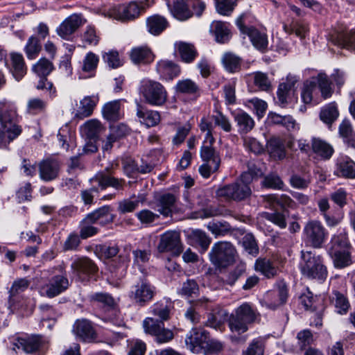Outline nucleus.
<instances>
[{
	"mask_svg": "<svg viewBox=\"0 0 355 355\" xmlns=\"http://www.w3.org/2000/svg\"><path fill=\"white\" fill-rule=\"evenodd\" d=\"M17 112L15 105L7 100L0 101V148H6L21 132L17 125Z\"/></svg>",
	"mask_w": 355,
	"mask_h": 355,
	"instance_id": "nucleus-1",
	"label": "nucleus"
},
{
	"mask_svg": "<svg viewBox=\"0 0 355 355\" xmlns=\"http://www.w3.org/2000/svg\"><path fill=\"white\" fill-rule=\"evenodd\" d=\"M300 268L302 274L309 279L324 280L327 277L322 257L311 251H301Z\"/></svg>",
	"mask_w": 355,
	"mask_h": 355,
	"instance_id": "nucleus-2",
	"label": "nucleus"
},
{
	"mask_svg": "<svg viewBox=\"0 0 355 355\" xmlns=\"http://www.w3.org/2000/svg\"><path fill=\"white\" fill-rule=\"evenodd\" d=\"M259 317L257 311L249 303H243L235 309L229 319V327L232 332L243 334L248 325L255 322Z\"/></svg>",
	"mask_w": 355,
	"mask_h": 355,
	"instance_id": "nucleus-3",
	"label": "nucleus"
},
{
	"mask_svg": "<svg viewBox=\"0 0 355 355\" xmlns=\"http://www.w3.org/2000/svg\"><path fill=\"white\" fill-rule=\"evenodd\" d=\"M236 257L237 252L235 247L228 241L215 243L209 252L211 263L219 270L225 269L233 265Z\"/></svg>",
	"mask_w": 355,
	"mask_h": 355,
	"instance_id": "nucleus-4",
	"label": "nucleus"
},
{
	"mask_svg": "<svg viewBox=\"0 0 355 355\" xmlns=\"http://www.w3.org/2000/svg\"><path fill=\"white\" fill-rule=\"evenodd\" d=\"M139 92L146 103L153 106H162L168 100L165 87L158 81L144 79L141 82Z\"/></svg>",
	"mask_w": 355,
	"mask_h": 355,
	"instance_id": "nucleus-5",
	"label": "nucleus"
},
{
	"mask_svg": "<svg viewBox=\"0 0 355 355\" xmlns=\"http://www.w3.org/2000/svg\"><path fill=\"white\" fill-rule=\"evenodd\" d=\"M144 8L136 2L121 4L109 8L101 9L99 14L105 17L114 19L123 22L129 21L137 18Z\"/></svg>",
	"mask_w": 355,
	"mask_h": 355,
	"instance_id": "nucleus-6",
	"label": "nucleus"
},
{
	"mask_svg": "<svg viewBox=\"0 0 355 355\" xmlns=\"http://www.w3.org/2000/svg\"><path fill=\"white\" fill-rule=\"evenodd\" d=\"M305 241L314 248H320L324 243L327 232L322 224L315 220H309L303 230Z\"/></svg>",
	"mask_w": 355,
	"mask_h": 355,
	"instance_id": "nucleus-7",
	"label": "nucleus"
},
{
	"mask_svg": "<svg viewBox=\"0 0 355 355\" xmlns=\"http://www.w3.org/2000/svg\"><path fill=\"white\" fill-rule=\"evenodd\" d=\"M143 327L146 333L153 335L159 343H165L171 341L173 337L171 330L166 329L162 322H158L152 318H147L143 322Z\"/></svg>",
	"mask_w": 355,
	"mask_h": 355,
	"instance_id": "nucleus-8",
	"label": "nucleus"
},
{
	"mask_svg": "<svg viewBox=\"0 0 355 355\" xmlns=\"http://www.w3.org/2000/svg\"><path fill=\"white\" fill-rule=\"evenodd\" d=\"M251 193L249 186L241 184L239 182L225 185L216 191L218 197L236 201L245 200L251 195Z\"/></svg>",
	"mask_w": 355,
	"mask_h": 355,
	"instance_id": "nucleus-9",
	"label": "nucleus"
},
{
	"mask_svg": "<svg viewBox=\"0 0 355 355\" xmlns=\"http://www.w3.org/2000/svg\"><path fill=\"white\" fill-rule=\"evenodd\" d=\"M157 249L159 252H170L179 255L183 250L180 232L170 230L162 234Z\"/></svg>",
	"mask_w": 355,
	"mask_h": 355,
	"instance_id": "nucleus-10",
	"label": "nucleus"
},
{
	"mask_svg": "<svg viewBox=\"0 0 355 355\" xmlns=\"http://www.w3.org/2000/svg\"><path fill=\"white\" fill-rule=\"evenodd\" d=\"M86 20L80 14H72L67 17L56 28L57 34L62 39L69 40Z\"/></svg>",
	"mask_w": 355,
	"mask_h": 355,
	"instance_id": "nucleus-11",
	"label": "nucleus"
},
{
	"mask_svg": "<svg viewBox=\"0 0 355 355\" xmlns=\"http://www.w3.org/2000/svg\"><path fill=\"white\" fill-rule=\"evenodd\" d=\"M73 273L81 281H88L98 272L96 263L87 257H82L75 260L71 264Z\"/></svg>",
	"mask_w": 355,
	"mask_h": 355,
	"instance_id": "nucleus-12",
	"label": "nucleus"
},
{
	"mask_svg": "<svg viewBox=\"0 0 355 355\" xmlns=\"http://www.w3.org/2000/svg\"><path fill=\"white\" fill-rule=\"evenodd\" d=\"M154 294L155 288L146 281L143 280L132 288L130 297L139 306H144L153 299Z\"/></svg>",
	"mask_w": 355,
	"mask_h": 355,
	"instance_id": "nucleus-13",
	"label": "nucleus"
},
{
	"mask_svg": "<svg viewBox=\"0 0 355 355\" xmlns=\"http://www.w3.org/2000/svg\"><path fill=\"white\" fill-rule=\"evenodd\" d=\"M69 286V282L66 274L55 275L42 288V292L49 297H53L66 291Z\"/></svg>",
	"mask_w": 355,
	"mask_h": 355,
	"instance_id": "nucleus-14",
	"label": "nucleus"
},
{
	"mask_svg": "<svg viewBox=\"0 0 355 355\" xmlns=\"http://www.w3.org/2000/svg\"><path fill=\"white\" fill-rule=\"evenodd\" d=\"M207 333L201 328H193L187 335L185 343L187 347L193 352H199L207 343Z\"/></svg>",
	"mask_w": 355,
	"mask_h": 355,
	"instance_id": "nucleus-15",
	"label": "nucleus"
},
{
	"mask_svg": "<svg viewBox=\"0 0 355 355\" xmlns=\"http://www.w3.org/2000/svg\"><path fill=\"white\" fill-rule=\"evenodd\" d=\"M38 166L40 177L44 181H52L59 175L60 164L56 159H44L40 162Z\"/></svg>",
	"mask_w": 355,
	"mask_h": 355,
	"instance_id": "nucleus-16",
	"label": "nucleus"
},
{
	"mask_svg": "<svg viewBox=\"0 0 355 355\" xmlns=\"http://www.w3.org/2000/svg\"><path fill=\"white\" fill-rule=\"evenodd\" d=\"M98 101V98L95 96H85L80 101L79 104L76 103V107L73 108V113L74 118L83 119L90 116Z\"/></svg>",
	"mask_w": 355,
	"mask_h": 355,
	"instance_id": "nucleus-17",
	"label": "nucleus"
},
{
	"mask_svg": "<svg viewBox=\"0 0 355 355\" xmlns=\"http://www.w3.org/2000/svg\"><path fill=\"white\" fill-rule=\"evenodd\" d=\"M92 183H97L101 189L111 187L116 190H123L125 180L123 179L116 178L111 175L110 173L105 172L98 173L94 178L90 180Z\"/></svg>",
	"mask_w": 355,
	"mask_h": 355,
	"instance_id": "nucleus-18",
	"label": "nucleus"
},
{
	"mask_svg": "<svg viewBox=\"0 0 355 355\" xmlns=\"http://www.w3.org/2000/svg\"><path fill=\"white\" fill-rule=\"evenodd\" d=\"M6 64L17 80H20L26 73L27 68L21 54L11 53Z\"/></svg>",
	"mask_w": 355,
	"mask_h": 355,
	"instance_id": "nucleus-19",
	"label": "nucleus"
},
{
	"mask_svg": "<svg viewBox=\"0 0 355 355\" xmlns=\"http://www.w3.org/2000/svg\"><path fill=\"white\" fill-rule=\"evenodd\" d=\"M176 201V196L172 193H165L159 196L156 200V207L159 215L171 217L175 209Z\"/></svg>",
	"mask_w": 355,
	"mask_h": 355,
	"instance_id": "nucleus-20",
	"label": "nucleus"
},
{
	"mask_svg": "<svg viewBox=\"0 0 355 355\" xmlns=\"http://www.w3.org/2000/svg\"><path fill=\"white\" fill-rule=\"evenodd\" d=\"M156 71L161 79L171 80L180 74V68L173 61L161 60L157 63Z\"/></svg>",
	"mask_w": 355,
	"mask_h": 355,
	"instance_id": "nucleus-21",
	"label": "nucleus"
},
{
	"mask_svg": "<svg viewBox=\"0 0 355 355\" xmlns=\"http://www.w3.org/2000/svg\"><path fill=\"white\" fill-rule=\"evenodd\" d=\"M42 345L40 336H31L25 338H17L13 342L14 348L21 349L26 353H33L38 350Z\"/></svg>",
	"mask_w": 355,
	"mask_h": 355,
	"instance_id": "nucleus-22",
	"label": "nucleus"
},
{
	"mask_svg": "<svg viewBox=\"0 0 355 355\" xmlns=\"http://www.w3.org/2000/svg\"><path fill=\"white\" fill-rule=\"evenodd\" d=\"M130 58L135 64H148L153 62L155 55L148 46H141L132 49Z\"/></svg>",
	"mask_w": 355,
	"mask_h": 355,
	"instance_id": "nucleus-23",
	"label": "nucleus"
},
{
	"mask_svg": "<svg viewBox=\"0 0 355 355\" xmlns=\"http://www.w3.org/2000/svg\"><path fill=\"white\" fill-rule=\"evenodd\" d=\"M73 331L84 342H92L96 337L94 328L87 320H78Z\"/></svg>",
	"mask_w": 355,
	"mask_h": 355,
	"instance_id": "nucleus-24",
	"label": "nucleus"
},
{
	"mask_svg": "<svg viewBox=\"0 0 355 355\" xmlns=\"http://www.w3.org/2000/svg\"><path fill=\"white\" fill-rule=\"evenodd\" d=\"M264 202L267 203L266 207L275 208L277 205L285 209L295 208L296 204L295 201L288 196L283 194L281 196L275 194H270L262 196Z\"/></svg>",
	"mask_w": 355,
	"mask_h": 355,
	"instance_id": "nucleus-25",
	"label": "nucleus"
},
{
	"mask_svg": "<svg viewBox=\"0 0 355 355\" xmlns=\"http://www.w3.org/2000/svg\"><path fill=\"white\" fill-rule=\"evenodd\" d=\"M335 173L340 177L355 178V162L347 157L339 159L336 164Z\"/></svg>",
	"mask_w": 355,
	"mask_h": 355,
	"instance_id": "nucleus-26",
	"label": "nucleus"
},
{
	"mask_svg": "<svg viewBox=\"0 0 355 355\" xmlns=\"http://www.w3.org/2000/svg\"><path fill=\"white\" fill-rule=\"evenodd\" d=\"M311 149L314 153L324 159H329L334 152L333 147L329 143L318 137L312 138Z\"/></svg>",
	"mask_w": 355,
	"mask_h": 355,
	"instance_id": "nucleus-27",
	"label": "nucleus"
},
{
	"mask_svg": "<svg viewBox=\"0 0 355 355\" xmlns=\"http://www.w3.org/2000/svg\"><path fill=\"white\" fill-rule=\"evenodd\" d=\"M246 35L249 37L253 46L256 49L262 53L268 50V40L266 33L252 27Z\"/></svg>",
	"mask_w": 355,
	"mask_h": 355,
	"instance_id": "nucleus-28",
	"label": "nucleus"
},
{
	"mask_svg": "<svg viewBox=\"0 0 355 355\" xmlns=\"http://www.w3.org/2000/svg\"><path fill=\"white\" fill-rule=\"evenodd\" d=\"M30 285V281L26 278H19L15 279L9 290V309L12 312V306L15 304V297L25 291Z\"/></svg>",
	"mask_w": 355,
	"mask_h": 355,
	"instance_id": "nucleus-29",
	"label": "nucleus"
},
{
	"mask_svg": "<svg viewBox=\"0 0 355 355\" xmlns=\"http://www.w3.org/2000/svg\"><path fill=\"white\" fill-rule=\"evenodd\" d=\"M103 130V127L96 119L86 121L80 128L81 132L86 139H98Z\"/></svg>",
	"mask_w": 355,
	"mask_h": 355,
	"instance_id": "nucleus-30",
	"label": "nucleus"
},
{
	"mask_svg": "<svg viewBox=\"0 0 355 355\" xmlns=\"http://www.w3.org/2000/svg\"><path fill=\"white\" fill-rule=\"evenodd\" d=\"M189 0H174L171 12L180 20H186L193 15Z\"/></svg>",
	"mask_w": 355,
	"mask_h": 355,
	"instance_id": "nucleus-31",
	"label": "nucleus"
},
{
	"mask_svg": "<svg viewBox=\"0 0 355 355\" xmlns=\"http://www.w3.org/2000/svg\"><path fill=\"white\" fill-rule=\"evenodd\" d=\"M137 116L139 118L141 123L145 124L147 127H153L160 121L159 112L144 110L140 105H138Z\"/></svg>",
	"mask_w": 355,
	"mask_h": 355,
	"instance_id": "nucleus-32",
	"label": "nucleus"
},
{
	"mask_svg": "<svg viewBox=\"0 0 355 355\" xmlns=\"http://www.w3.org/2000/svg\"><path fill=\"white\" fill-rule=\"evenodd\" d=\"M296 82L297 79L295 77L288 76L286 82L279 84L277 94L281 106L284 107L288 103V98Z\"/></svg>",
	"mask_w": 355,
	"mask_h": 355,
	"instance_id": "nucleus-33",
	"label": "nucleus"
},
{
	"mask_svg": "<svg viewBox=\"0 0 355 355\" xmlns=\"http://www.w3.org/2000/svg\"><path fill=\"white\" fill-rule=\"evenodd\" d=\"M175 47L182 60L186 63L192 62L198 55V52L192 44L178 42L175 43Z\"/></svg>",
	"mask_w": 355,
	"mask_h": 355,
	"instance_id": "nucleus-34",
	"label": "nucleus"
},
{
	"mask_svg": "<svg viewBox=\"0 0 355 355\" xmlns=\"http://www.w3.org/2000/svg\"><path fill=\"white\" fill-rule=\"evenodd\" d=\"M333 42L341 48L355 50V31L338 33Z\"/></svg>",
	"mask_w": 355,
	"mask_h": 355,
	"instance_id": "nucleus-35",
	"label": "nucleus"
},
{
	"mask_svg": "<svg viewBox=\"0 0 355 355\" xmlns=\"http://www.w3.org/2000/svg\"><path fill=\"white\" fill-rule=\"evenodd\" d=\"M234 121L241 134H246L254 127V121L250 114L245 112H240L235 114Z\"/></svg>",
	"mask_w": 355,
	"mask_h": 355,
	"instance_id": "nucleus-36",
	"label": "nucleus"
},
{
	"mask_svg": "<svg viewBox=\"0 0 355 355\" xmlns=\"http://www.w3.org/2000/svg\"><path fill=\"white\" fill-rule=\"evenodd\" d=\"M188 238L193 244L200 245L202 252H205L208 249L211 242V239L200 230H192L188 234Z\"/></svg>",
	"mask_w": 355,
	"mask_h": 355,
	"instance_id": "nucleus-37",
	"label": "nucleus"
},
{
	"mask_svg": "<svg viewBox=\"0 0 355 355\" xmlns=\"http://www.w3.org/2000/svg\"><path fill=\"white\" fill-rule=\"evenodd\" d=\"M218 42L225 43L230 37V31L226 23L221 21H214L210 26Z\"/></svg>",
	"mask_w": 355,
	"mask_h": 355,
	"instance_id": "nucleus-38",
	"label": "nucleus"
},
{
	"mask_svg": "<svg viewBox=\"0 0 355 355\" xmlns=\"http://www.w3.org/2000/svg\"><path fill=\"white\" fill-rule=\"evenodd\" d=\"M40 310L41 312L42 325L44 327L46 326L49 329H51L55 324L58 314L51 306L47 304H41L40 306Z\"/></svg>",
	"mask_w": 355,
	"mask_h": 355,
	"instance_id": "nucleus-39",
	"label": "nucleus"
},
{
	"mask_svg": "<svg viewBox=\"0 0 355 355\" xmlns=\"http://www.w3.org/2000/svg\"><path fill=\"white\" fill-rule=\"evenodd\" d=\"M167 21L159 15H153L146 20V26L149 33L157 35L160 34L167 26Z\"/></svg>",
	"mask_w": 355,
	"mask_h": 355,
	"instance_id": "nucleus-40",
	"label": "nucleus"
},
{
	"mask_svg": "<svg viewBox=\"0 0 355 355\" xmlns=\"http://www.w3.org/2000/svg\"><path fill=\"white\" fill-rule=\"evenodd\" d=\"M339 112L335 103L324 106L320 113V119L327 125H331L338 117Z\"/></svg>",
	"mask_w": 355,
	"mask_h": 355,
	"instance_id": "nucleus-41",
	"label": "nucleus"
},
{
	"mask_svg": "<svg viewBox=\"0 0 355 355\" xmlns=\"http://www.w3.org/2000/svg\"><path fill=\"white\" fill-rule=\"evenodd\" d=\"M311 80H315L316 84L318 85L322 97L324 99L331 96L334 90L331 87V83L325 73H320L316 77L312 78Z\"/></svg>",
	"mask_w": 355,
	"mask_h": 355,
	"instance_id": "nucleus-42",
	"label": "nucleus"
},
{
	"mask_svg": "<svg viewBox=\"0 0 355 355\" xmlns=\"http://www.w3.org/2000/svg\"><path fill=\"white\" fill-rule=\"evenodd\" d=\"M103 117L108 121H115L121 118L120 101L116 100L106 103L103 109Z\"/></svg>",
	"mask_w": 355,
	"mask_h": 355,
	"instance_id": "nucleus-43",
	"label": "nucleus"
},
{
	"mask_svg": "<svg viewBox=\"0 0 355 355\" xmlns=\"http://www.w3.org/2000/svg\"><path fill=\"white\" fill-rule=\"evenodd\" d=\"M254 269L256 271L260 272L267 278L273 277L277 273V270L272 263L266 258L258 259L255 262Z\"/></svg>",
	"mask_w": 355,
	"mask_h": 355,
	"instance_id": "nucleus-44",
	"label": "nucleus"
},
{
	"mask_svg": "<svg viewBox=\"0 0 355 355\" xmlns=\"http://www.w3.org/2000/svg\"><path fill=\"white\" fill-rule=\"evenodd\" d=\"M333 259L334 266L337 268H343L352 263L350 255L346 250H336L329 252Z\"/></svg>",
	"mask_w": 355,
	"mask_h": 355,
	"instance_id": "nucleus-45",
	"label": "nucleus"
},
{
	"mask_svg": "<svg viewBox=\"0 0 355 355\" xmlns=\"http://www.w3.org/2000/svg\"><path fill=\"white\" fill-rule=\"evenodd\" d=\"M332 302L336 308V311L339 314H346L350 307L347 298L341 293L334 291L333 293Z\"/></svg>",
	"mask_w": 355,
	"mask_h": 355,
	"instance_id": "nucleus-46",
	"label": "nucleus"
},
{
	"mask_svg": "<svg viewBox=\"0 0 355 355\" xmlns=\"http://www.w3.org/2000/svg\"><path fill=\"white\" fill-rule=\"evenodd\" d=\"M290 184L292 187L297 189H306L311 182V178L308 173H304L302 175L293 173L289 179Z\"/></svg>",
	"mask_w": 355,
	"mask_h": 355,
	"instance_id": "nucleus-47",
	"label": "nucleus"
},
{
	"mask_svg": "<svg viewBox=\"0 0 355 355\" xmlns=\"http://www.w3.org/2000/svg\"><path fill=\"white\" fill-rule=\"evenodd\" d=\"M53 69V63L45 58L40 59L32 67L33 71L38 76H47Z\"/></svg>",
	"mask_w": 355,
	"mask_h": 355,
	"instance_id": "nucleus-48",
	"label": "nucleus"
},
{
	"mask_svg": "<svg viewBox=\"0 0 355 355\" xmlns=\"http://www.w3.org/2000/svg\"><path fill=\"white\" fill-rule=\"evenodd\" d=\"M198 90V85L191 79L179 80L175 86L176 93L193 94Z\"/></svg>",
	"mask_w": 355,
	"mask_h": 355,
	"instance_id": "nucleus-49",
	"label": "nucleus"
},
{
	"mask_svg": "<svg viewBox=\"0 0 355 355\" xmlns=\"http://www.w3.org/2000/svg\"><path fill=\"white\" fill-rule=\"evenodd\" d=\"M268 151L270 154L282 159L286 156L284 144L279 138H272L268 141Z\"/></svg>",
	"mask_w": 355,
	"mask_h": 355,
	"instance_id": "nucleus-50",
	"label": "nucleus"
},
{
	"mask_svg": "<svg viewBox=\"0 0 355 355\" xmlns=\"http://www.w3.org/2000/svg\"><path fill=\"white\" fill-rule=\"evenodd\" d=\"M200 157L205 162L220 164V158L218 152L211 146H202Z\"/></svg>",
	"mask_w": 355,
	"mask_h": 355,
	"instance_id": "nucleus-51",
	"label": "nucleus"
},
{
	"mask_svg": "<svg viewBox=\"0 0 355 355\" xmlns=\"http://www.w3.org/2000/svg\"><path fill=\"white\" fill-rule=\"evenodd\" d=\"M135 216L141 224L146 226L150 225L159 218V214L148 209L140 210Z\"/></svg>",
	"mask_w": 355,
	"mask_h": 355,
	"instance_id": "nucleus-52",
	"label": "nucleus"
},
{
	"mask_svg": "<svg viewBox=\"0 0 355 355\" xmlns=\"http://www.w3.org/2000/svg\"><path fill=\"white\" fill-rule=\"evenodd\" d=\"M111 207L108 205L103 206L93 212L99 223L102 225L110 223L114 220V216L110 214Z\"/></svg>",
	"mask_w": 355,
	"mask_h": 355,
	"instance_id": "nucleus-53",
	"label": "nucleus"
},
{
	"mask_svg": "<svg viewBox=\"0 0 355 355\" xmlns=\"http://www.w3.org/2000/svg\"><path fill=\"white\" fill-rule=\"evenodd\" d=\"M207 227L215 236H225L231 230L228 223L221 221L210 222Z\"/></svg>",
	"mask_w": 355,
	"mask_h": 355,
	"instance_id": "nucleus-54",
	"label": "nucleus"
},
{
	"mask_svg": "<svg viewBox=\"0 0 355 355\" xmlns=\"http://www.w3.org/2000/svg\"><path fill=\"white\" fill-rule=\"evenodd\" d=\"M41 50V46L38 38L31 36L28 40L25 46V52L28 59H34Z\"/></svg>",
	"mask_w": 355,
	"mask_h": 355,
	"instance_id": "nucleus-55",
	"label": "nucleus"
},
{
	"mask_svg": "<svg viewBox=\"0 0 355 355\" xmlns=\"http://www.w3.org/2000/svg\"><path fill=\"white\" fill-rule=\"evenodd\" d=\"M236 5V0H216L217 12L222 15L229 16Z\"/></svg>",
	"mask_w": 355,
	"mask_h": 355,
	"instance_id": "nucleus-56",
	"label": "nucleus"
},
{
	"mask_svg": "<svg viewBox=\"0 0 355 355\" xmlns=\"http://www.w3.org/2000/svg\"><path fill=\"white\" fill-rule=\"evenodd\" d=\"M348 246V241L345 234L340 233L334 235L331 241V247L329 252H335L336 250H345Z\"/></svg>",
	"mask_w": 355,
	"mask_h": 355,
	"instance_id": "nucleus-57",
	"label": "nucleus"
},
{
	"mask_svg": "<svg viewBox=\"0 0 355 355\" xmlns=\"http://www.w3.org/2000/svg\"><path fill=\"white\" fill-rule=\"evenodd\" d=\"M222 60L225 69L230 72H235L240 68L239 58L232 53H225Z\"/></svg>",
	"mask_w": 355,
	"mask_h": 355,
	"instance_id": "nucleus-58",
	"label": "nucleus"
},
{
	"mask_svg": "<svg viewBox=\"0 0 355 355\" xmlns=\"http://www.w3.org/2000/svg\"><path fill=\"white\" fill-rule=\"evenodd\" d=\"M139 205L138 200L123 199L118 202L117 210L121 214L133 212Z\"/></svg>",
	"mask_w": 355,
	"mask_h": 355,
	"instance_id": "nucleus-59",
	"label": "nucleus"
},
{
	"mask_svg": "<svg viewBox=\"0 0 355 355\" xmlns=\"http://www.w3.org/2000/svg\"><path fill=\"white\" fill-rule=\"evenodd\" d=\"M244 249L250 254H258L259 249L254 236L251 234H245L242 241Z\"/></svg>",
	"mask_w": 355,
	"mask_h": 355,
	"instance_id": "nucleus-60",
	"label": "nucleus"
},
{
	"mask_svg": "<svg viewBox=\"0 0 355 355\" xmlns=\"http://www.w3.org/2000/svg\"><path fill=\"white\" fill-rule=\"evenodd\" d=\"M245 270L246 265L244 262L241 261L237 263L235 268L228 274L226 279L227 283L230 285H233L244 274Z\"/></svg>",
	"mask_w": 355,
	"mask_h": 355,
	"instance_id": "nucleus-61",
	"label": "nucleus"
},
{
	"mask_svg": "<svg viewBox=\"0 0 355 355\" xmlns=\"http://www.w3.org/2000/svg\"><path fill=\"white\" fill-rule=\"evenodd\" d=\"M262 184L267 188L282 189L284 186V182L278 175L270 174L265 177Z\"/></svg>",
	"mask_w": 355,
	"mask_h": 355,
	"instance_id": "nucleus-62",
	"label": "nucleus"
},
{
	"mask_svg": "<svg viewBox=\"0 0 355 355\" xmlns=\"http://www.w3.org/2000/svg\"><path fill=\"white\" fill-rule=\"evenodd\" d=\"M254 83L257 87L263 91H267L271 87V83L268 78V76L266 73L260 71L256 72L254 73Z\"/></svg>",
	"mask_w": 355,
	"mask_h": 355,
	"instance_id": "nucleus-63",
	"label": "nucleus"
},
{
	"mask_svg": "<svg viewBox=\"0 0 355 355\" xmlns=\"http://www.w3.org/2000/svg\"><path fill=\"white\" fill-rule=\"evenodd\" d=\"M46 103L38 98L30 99L27 103V112L31 114H37L44 110Z\"/></svg>",
	"mask_w": 355,
	"mask_h": 355,
	"instance_id": "nucleus-64",
	"label": "nucleus"
}]
</instances>
